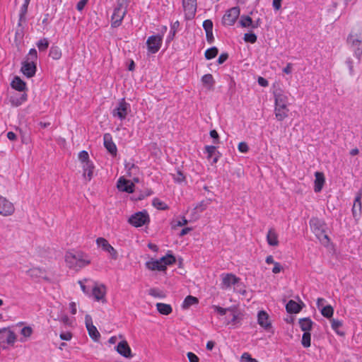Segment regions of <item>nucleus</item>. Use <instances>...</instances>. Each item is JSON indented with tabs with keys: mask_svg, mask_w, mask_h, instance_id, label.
Wrapping results in <instances>:
<instances>
[{
	"mask_svg": "<svg viewBox=\"0 0 362 362\" xmlns=\"http://www.w3.org/2000/svg\"><path fill=\"white\" fill-rule=\"evenodd\" d=\"M82 168L83 177L86 181H90L93 177V171L95 169V165L93 161L83 164Z\"/></svg>",
	"mask_w": 362,
	"mask_h": 362,
	"instance_id": "obj_24",
	"label": "nucleus"
},
{
	"mask_svg": "<svg viewBox=\"0 0 362 362\" xmlns=\"http://www.w3.org/2000/svg\"><path fill=\"white\" fill-rule=\"evenodd\" d=\"M346 65L348 66L349 67V74L350 75L353 76L354 75V62H353V60L349 57L346 59Z\"/></svg>",
	"mask_w": 362,
	"mask_h": 362,
	"instance_id": "obj_58",
	"label": "nucleus"
},
{
	"mask_svg": "<svg viewBox=\"0 0 362 362\" xmlns=\"http://www.w3.org/2000/svg\"><path fill=\"white\" fill-rule=\"evenodd\" d=\"M22 73L28 78H31L35 75L37 71L36 63L33 61H23L21 66Z\"/></svg>",
	"mask_w": 362,
	"mask_h": 362,
	"instance_id": "obj_17",
	"label": "nucleus"
},
{
	"mask_svg": "<svg viewBox=\"0 0 362 362\" xmlns=\"http://www.w3.org/2000/svg\"><path fill=\"white\" fill-rule=\"evenodd\" d=\"M361 199H362V189H360L356 195L354 205L352 207V214L353 216L355 219H358L361 214V209H362V204H361Z\"/></svg>",
	"mask_w": 362,
	"mask_h": 362,
	"instance_id": "obj_19",
	"label": "nucleus"
},
{
	"mask_svg": "<svg viewBox=\"0 0 362 362\" xmlns=\"http://www.w3.org/2000/svg\"><path fill=\"white\" fill-rule=\"evenodd\" d=\"M11 86L20 92H24L26 90V83L17 76H14L11 83Z\"/></svg>",
	"mask_w": 362,
	"mask_h": 362,
	"instance_id": "obj_28",
	"label": "nucleus"
},
{
	"mask_svg": "<svg viewBox=\"0 0 362 362\" xmlns=\"http://www.w3.org/2000/svg\"><path fill=\"white\" fill-rule=\"evenodd\" d=\"M93 296L97 301L103 300L105 295V287L104 285L95 286L93 288Z\"/></svg>",
	"mask_w": 362,
	"mask_h": 362,
	"instance_id": "obj_30",
	"label": "nucleus"
},
{
	"mask_svg": "<svg viewBox=\"0 0 362 362\" xmlns=\"http://www.w3.org/2000/svg\"><path fill=\"white\" fill-rule=\"evenodd\" d=\"M104 146L107 151L112 156H116L117 148L115 144L112 141V138L110 134L106 133L103 136Z\"/></svg>",
	"mask_w": 362,
	"mask_h": 362,
	"instance_id": "obj_21",
	"label": "nucleus"
},
{
	"mask_svg": "<svg viewBox=\"0 0 362 362\" xmlns=\"http://www.w3.org/2000/svg\"><path fill=\"white\" fill-rule=\"evenodd\" d=\"M78 159L81 162L82 165L88 162H91L89 159L88 153L86 151H81L79 152Z\"/></svg>",
	"mask_w": 362,
	"mask_h": 362,
	"instance_id": "obj_51",
	"label": "nucleus"
},
{
	"mask_svg": "<svg viewBox=\"0 0 362 362\" xmlns=\"http://www.w3.org/2000/svg\"><path fill=\"white\" fill-rule=\"evenodd\" d=\"M86 327L88 332L89 336L94 340L98 341L100 337V334L98 331L96 327L93 325L92 317L89 315H86L85 317Z\"/></svg>",
	"mask_w": 362,
	"mask_h": 362,
	"instance_id": "obj_13",
	"label": "nucleus"
},
{
	"mask_svg": "<svg viewBox=\"0 0 362 362\" xmlns=\"http://www.w3.org/2000/svg\"><path fill=\"white\" fill-rule=\"evenodd\" d=\"M14 206L6 198L0 196V214L4 216H10L14 212Z\"/></svg>",
	"mask_w": 362,
	"mask_h": 362,
	"instance_id": "obj_16",
	"label": "nucleus"
},
{
	"mask_svg": "<svg viewBox=\"0 0 362 362\" xmlns=\"http://www.w3.org/2000/svg\"><path fill=\"white\" fill-rule=\"evenodd\" d=\"M62 53L61 49L58 46L52 45L50 47L49 57L54 60H58L62 57Z\"/></svg>",
	"mask_w": 362,
	"mask_h": 362,
	"instance_id": "obj_38",
	"label": "nucleus"
},
{
	"mask_svg": "<svg viewBox=\"0 0 362 362\" xmlns=\"http://www.w3.org/2000/svg\"><path fill=\"white\" fill-rule=\"evenodd\" d=\"M202 82L204 86H206L209 89H211L215 83L213 76L211 74H207L202 77Z\"/></svg>",
	"mask_w": 362,
	"mask_h": 362,
	"instance_id": "obj_37",
	"label": "nucleus"
},
{
	"mask_svg": "<svg viewBox=\"0 0 362 362\" xmlns=\"http://www.w3.org/2000/svg\"><path fill=\"white\" fill-rule=\"evenodd\" d=\"M313 324L310 317H304L299 320L300 327L304 332H310L313 328Z\"/></svg>",
	"mask_w": 362,
	"mask_h": 362,
	"instance_id": "obj_31",
	"label": "nucleus"
},
{
	"mask_svg": "<svg viewBox=\"0 0 362 362\" xmlns=\"http://www.w3.org/2000/svg\"><path fill=\"white\" fill-rule=\"evenodd\" d=\"M26 273L32 279L35 281H38L40 278L43 279L47 282L50 281V279L44 275L45 274V270L39 267L30 269L26 272Z\"/></svg>",
	"mask_w": 362,
	"mask_h": 362,
	"instance_id": "obj_18",
	"label": "nucleus"
},
{
	"mask_svg": "<svg viewBox=\"0 0 362 362\" xmlns=\"http://www.w3.org/2000/svg\"><path fill=\"white\" fill-rule=\"evenodd\" d=\"M28 99V95L26 93H23L20 95H12L10 98V102L13 106L18 107L21 105Z\"/></svg>",
	"mask_w": 362,
	"mask_h": 362,
	"instance_id": "obj_29",
	"label": "nucleus"
},
{
	"mask_svg": "<svg viewBox=\"0 0 362 362\" xmlns=\"http://www.w3.org/2000/svg\"><path fill=\"white\" fill-rule=\"evenodd\" d=\"M209 134L211 138L214 139L213 143L215 144H218L219 143V136L218 132L215 130H211Z\"/></svg>",
	"mask_w": 362,
	"mask_h": 362,
	"instance_id": "obj_56",
	"label": "nucleus"
},
{
	"mask_svg": "<svg viewBox=\"0 0 362 362\" xmlns=\"http://www.w3.org/2000/svg\"><path fill=\"white\" fill-rule=\"evenodd\" d=\"M347 43L354 52V56L360 60L362 55V34L351 33L347 37Z\"/></svg>",
	"mask_w": 362,
	"mask_h": 362,
	"instance_id": "obj_5",
	"label": "nucleus"
},
{
	"mask_svg": "<svg viewBox=\"0 0 362 362\" xmlns=\"http://www.w3.org/2000/svg\"><path fill=\"white\" fill-rule=\"evenodd\" d=\"M203 28L206 33L213 31V22L210 19L205 20L203 22Z\"/></svg>",
	"mask_w": 362,
	"mask_h": 362,
	"instance_id": "obj_53",
	"label": "nucleus"
},
{
	"mask_svg": "<svg viewBox=\"0 0 362 362\" xmlns=\"http://www.w3.org/2000/svg\"><path fill=\"white\" fill-rule=\"evenodd\" d=\"M267 240L269 245L277 246L279 245L278 235L274 228H270L267 235Z\"/></svg>",
	"mask_w": 362,
	"mask_h": 362,
	"instance_id": "obj_32",
	"label": "nucleus"
},
{
	"mask_svg": "<svg viewBox=\"0 0 362 362\" xmlns=\"http://www.w3.org/2000/svg\"><path fill=\"white\" fill-rule=\"evenodd\" d=\"M238 150L241 153H247L249 151V146L246 142H240L238 144Z\"/></svg>",
	"mask_w": 362,
	"mask_h": 362,
	"instance_id": "obj_57",
	"label": "nucleus"
},
{
	"mask_svg": "<svg viewBox=\"0 0 362 362\" xmlns=\"http://www.w3.org/2000/svg\"><path fill=\"white\" fill-rule=\"evenodd\" d=\"M187 355L189 362H199L198 356L194 353L188 352Z\"/></svg>",
	"mask_w": 362,
	"mask_h": 362,
	"instance_id": "obj_61",
	"label": "nucleus"
},
{
	"mask_svg": "<svg viewBox=\"0 0 362 362\" xmlns=\"http://www.w3.org/2000/svg\"><path fill=\"white\" fill-rule=\"evenodd\" d=\"M288 112L289 110L287 107V105H275V117L279 122L284 120L288 117Z\"/></svg>",
	"mask_w": 362,
	"mask_h": 362,
	"instance_id": "obj_25",
	"label": "nucleus"
},
{
	"mask_svg": "<svg viewBox=\"0 0 362 362\" xmlns=\"http://www.w3.org/2000/svg\"><path fill=\"white\" fill-rule=\"evenodd\" d=\"M273 94L274 97L275 105H288V98L287 95L284 93V91L280 87L275 88L273 91Z\"/></svg>",
	"mask_w": 362,
	"mask_h": 362,
	"instance_id": "obj_20",
	"label": "nucleus"
},
{
	"mask_svg": "<svg viewBox=\"0 0 362 362\" xmlns=\"http://www.w3.org/2000/svg\"><path fill=\"white\" fill-rule=\"evenodd\" d=\"M198 303L199 300L197 298L192 296H187L182 303V308H189L190 306L197 304Z\"/></svg>",
	"mask_w": 362,
	"mask_h": 362,
	"instance_id": "obj_39",
	"label": "nucleus"
},
{
	"mask_svg": "<svg viewBox=\"0 0 362 362\" xmlns=\"http://www.w3.org/2000/svg\"><path fill=\"white\" fill-rule=\"evenodd\" d=\"M309 225L312 232L315 235L320 241L326 240L329 241V238L326 233L327 224L324 220L320 219L317 217H313L309 221Z\"/></svg>",
	"mask_w": 362,
	"mask_h": 362,
	"instance_id": "obj_4",
	"label": "nucleus"
},
{
	"mask_svg": "<svg viewBox=\"0 0 362 362\" xmlns=\"http://www.w3.org/2000/svg\"><path fill=\"white\" fill-rule=\"evenodd\" d=\"M130 112L131 105L129 103H127L123 98L119 100L116 107L112 110L111 114L113 117L123 121L127 118V116Z\"/></svg>",
	"mask_w": 362,
	"mask_h": 362,
	"instance_id": "obj_6",
	"label": "nucleus"
},
{
	"mask_svg": "<svg viewBox=\"0 0 362 362\" xmlns=\"http://www.w3.org/2000/svg\"><path fill=\"white\" fill-rule=\"evenodd\" d=\"M286 309L288 313H298L301 310V307L293 300H290L286 305Z\"/></svg>",
	"mask_w": 362,
	"mask_h": 362,
	"instance_id": "obj_34",
	"label": "nucleus"
},
{
	"mask_svg": "<svg viewBox=\"0 0 362 362\" xmlns=\"http://www.w3.org/2000/svg\"><path fill=\"white\" fill-rule=\"evenodd\" d=\"M179 27L180 22L178 21H176L175 22L170 24V30L166 38L167 44L170 43L174 40L176 33L179 29Z\"/></svg>",
	"mask_w": 362,
	"mask_h": 362,
	"instance_id": "obj_33",
	"label": "nucleus"
},
{
	"mask_svg": "<svg viewBox=\"0 0 362 362\" xmlns=\"http://www.w3.org/2000/svg\"><path fill=\"white\" fill-rule=\"evenodd\" d=\"M57 11V8L56 5H52V6H47L46 7L44 18L42 21V23L44 26H47L50 21L54 19Z\"/></svg>",
	"mask_w": 362,
	"mask_h": 362,
	"instance_id": "obj_22",
	"label": "nucleus"
},
{
	"mask_svg": "<svg viewBox=\"0 0 362 362\" xmlns=\"http://www.w3.org/2000/svg\"><path fill=\"white\" fill-rule=\"evenodd\" d=\"M282 269V266L281 265V264L279 262H275L274 264V267L272 269V272L274 274H278L279 273Z\"/></svg>",
	"mask_w": 362,
	"mask_h": 362,
	"instance_id": "obj_64",
	"label": "nucleus"
},
{
	"mask_svg": "<svg viewBox=\"0 0 362 362\" xmlns=\"http://www.w3.org/2000/svg\"><path fill=\"white\" fill-rule=\"evenodd\" d=\"M243 40L246 42H250V43L254 44L257 42V37L253 33H247L244 35Z\"/></svg>",
	"mask_w": 362,
	"mask_h": 362,
	"instance_id": "obj_50",
	"label": "nucleus"
},
{
	"mask_svg": "<svg viewBox=\"0 0 362 362\" xmlns=\"http://www.w3.org/2000/svg\"><path fill=\"white\" fill-rule=\"evenodd\" d=\"M182 6L185 18L187 20H192L195 17L197 12V0H183Z\"/></svg>",
	"mask_w": 362,
	"mask_h": 362,
	"instance_id": "obj_10",
	"label": "nucleus"
},
{
	"mask_svg": "<svg viewBox=\"0 0 362 362\" xmlns=\"http://www.w3.org/2000/svg\"><path fill=\"white\" fill-rule=\"evenodd\" d=\"M96 244L98 247H100L103 250L108 252L112 259H117L118 253L117 250L108 243L105 238H98L96 240Z\"/></svg>",
	"mask_w": 362,
	"mask_h": 362,
	"instance_id": "obj_11",
	"label": "nucleus"
},
{
	"mask_svg": "<svg viewBox=\"0 0 362 362\" xmlns=\"http://www.w3.org/2000/svg\"><path fill=\"white\" fill-rule=\"evenodd\" d=\"M221 276V288L223 289H227L232 285L238 284L240 281L239 277L232 273L223 274Z\"/></svg>",
	"mask_w": 362,
	"mask_h": 362,
	"instance_id": "obj_14",
	"label": "nucleus"
},
{
	"mask_svg": "<svg viewBox=\"0 0 362 362\" xmlns=\"http://www.w3.org/2000/svg\"><path fill=\"white\" fill-rule=\"evenodd\" d=\"M130 0H117L116 7L111 16V27L118 28L122 25L123 19L127 13V7Z\"/></svg>",
	"mask_w": 362,
	"mask_h": 362,
	"instance_id": "obj_2",
	"label": "nucleus"
},
{
	"mask_svg": "<svg viewBox=\"0 0 362 362\" xmlns=\"http://www.w3.org/2000/svg\"><path fill=\"white\" fill-rule=\"evenodd\" d=\"M173 178L175 182L182 183L185 181V175L180 170H177L176 174H173Z\"/></svg>",
	"mask_w": 362,
	"mask_h": 362,
	"instance_id": "obj_46",
	"label": "nucleus"
},
{
	"mask_svg": "<svg viewBox=\"0 0 362 362\" xmlns=\"http://www.w3.org/2000/svg\"><path fill=\"white\" fill-rule=\"evenodd\" d=\"M128 223L134 227L139 228L150 223V217L146 210L138 211L132 214Z\"/></svg>",
	"mask_w": 362,
	"mask_h": 362,
	"instance_id": "obj_7",
	"label": "nucleus"
},
{
	"mask_svg": "<svg viewBox=\"0 0 362 362\" xmlns=\"http://www.w3.org/2000/svg\"><path fill=\"white\" fill-rule=\"evenodd\" d=\"M230 308H223L218 305L214 306V310L217 312L220 315H225L226 312L229 310Z\"/></svg>",
	"mask_w": 362,
	"mask_h": 362,
	"instance_id": "obj_60",
	"label": "nucleus"
},
{
	"mask_svg": "<svg viewBox=\"0 0 362 362\" xmlns=\"http://www.w3.org/2000/svg\"><path fill=\"white\" fill-rule=\"evenodd\" d=\"M228 59V54L227 52H223L221 54V55L218 57L217 63L218 64H223L227 59Z\"/></svg>",
	"mask_w": 362,
	"mask_h": 362,
	"instance_id": "obj_59",
	"label": "nucleus"
},
{
	"mask_svg": "<svg viewBox=\"0 0 362 362\" xmlns=\"http://www.w3.org/2000/svg\"><path fill=\"white\" fill-rule=\"evenodd\" d=\"M240 24L243 28L252 27V19L249 16H242L240 20Z\"/></svg>",
	"mask_w": 362,
	"mask_h": 362,
	"instance_id": "obj_43",
	"label": "nucleus"
},
{
	"mask_svg": "<svg viewBox=\"0 0 362 362\" xmlns=\"http://www.w3.org/2000/svg\"><path fill=\"white\" fill-rule=\"evenodd\" d=\"M334 313V309L331 305H326L321 309V314L326 318H330Z\"/></svg>",
	"mask_w": 362,
	"mask_h": 362,
	"instance_id": "obj_44",
	"label": "nucleus"
},
{
	"mask_svg": "<svg viewBox=\"0 0 362 362\" xmlns=\"http://www.w3.org/2000/svg\"><path fill=\"white\" fill-rule=\"evenodd\" d=\"M258 324L265 329L271 327V323L269 321V315L264 310H260L257 315Z\"/></svg>",
	"mask_w": 362,
	"mask_h": 362,
	"instance_id": "obj_26",
	"label": "nucleus"
},
{
	"mask_svg": "<svg viewBox=\"0 0 362 362\" xmlns=\"http://www.w3.org/2000/svg\"><path fill=\"white\" fill-rule=\"evenodd\" d=\"M152 204L156 208L160 210H166L168 209V205L158 198L153 199Z\"/></svg>",
	"mask_w": 362,
	"mask_h": 362,
	"instance_id": "obj_47",
	"label": "nucleus"
},
{
	"mask_svg": "<svg viewBox=\"0 0 362 362\" xmlns=\"http://www.w3.org/2000/svg\"><path fill=\"white\" fill-rule=\"evenodd\" d=\"M117 187L119 191L132 193L134 191L135 185L129 180L125 179L123 177L119 178L117 182Z\"/></svg>",
	"mask_w": 362,
	"mask_h": 362,
	"instance_id": "obj_15",
	"label": "nucleus"
},
{
	"mask_svg": "<svg viewBox=\"0 0 362 362\" xmlns=\"http://www.w3.org/2000/svg\"><path fill=\"white\" fill-rule=\"evenodd\" d=\"M241 359L247 362H259L257 359L252 358L251 355L247 352L243 354Z\"/></svg>",
	"mask_w": 362,
	"mask_h": 362,
	"instance_id": "obj_54",
	"label": "nucleus"
},
{
	"mask_svg": "<svg viewBox=\"0 0 362 362\" xmlns=\"http://www.w3.org/2000/svg\"><path fill=\"white\" fill-rule=\"evenodd\" d=\"M342 326V322L339 320L332 319L331 320V327L332 329L339 335L344 336V332L340 331L339 329Z\"/></svg>",
	"mask_w": 362,
	"mask_h": 362,
	"instance_id": "obj_40",
	"label": "nucleus"
},
{
	"mask_svg": "<svg viewBox=\"0 0 362 362\" xmlns=\"http://www.w3.org/2000/svg\"><path fill=\"white\" fill-rule=\"evenodd\" d=\"M33 333V329L30 327H24L21 331V334L24 336L25 337H30Z\"/></svg>",
	"mask_w": 362,
	"mask_h": 362,
	"instance_id": "obj_55",
	"label": "nucleus"
},
{
	"mask_svg": "<svg viewBox=\"0 0 362 362\" xmlns=\"http://www.w3.org/2000/svg\"><path fill=\"white\" fill-rule=\"evenodd\" d=\"M28 4L23 3L21 7L19 12V18L18 22V26L21 27L23 23L26 21V14L28 13Z\"/></svg>",
	"mask_w": 362,
	"mask_h": 362,
	"instance_id": "obj_36",
	"label": "nucleus"
},
{
	"mask_svg": "<svg viewBox=\"0 0 362 362\" xmlns=\"http://www.w3.org/2000/svg\"><path fill=\"white\" fill-rule=\"evenodd\" d=\"M16 340V335L13 331L6 328L0 330V344L13 345Z\"/></svg>",
	"mask_w": 362,
	"mask_h": 362,
	"instance_id": "obj_12",
	"label": "nucleus"
},
{
	"mask_svg": "<svg viewBox=\"0 0 362 362\" xmlns=\"http://www.w3.org/2000/svg\"><path fill=\"white\" fill-rule=\"evenodd\" d=\"M156 308L160 314L164 315H168L173 311V309H172V307L170 305L166 304V303H158L156 304Z\"/></svg>",
	"mask_w": 362,
	"mask_h": 362,
	"instance_id": "obj_35",
	"label": "nucleus"
},
{
	"mask_svg": "<svg viewBox=\"0 0 362 362\" xmlns=\"http://www.w3.org/2000/svg\"><path fill=\"white\" fill-rule=\"evenodd\" d=\"M315 177L314 191L315 192H320L322 189L325 182V175L321 172H315Z\"/></svg>",
	"mask_w": 362,
	"mask_h": 362,
	"instance_id": "obj_27",
	"label": "nucleus"
},
{
	"mask_svg": "<svg viewBox=\"0 0 362 362\" xmlns=\"http://www.w3.org/2000/svg\"><path fill=\"white\" fill-rule=\"evenodd\" d=\"M163 44V35H153L148 37L146 40V45L148 52L150 54H156L160 49Z\"/></svg>",
	"mask_w": 362,
	"mask_h": 362,
	"instance_id": "obj_8",
	"label": "nucleus"
},
{
	"mask_svg": "<svg viewBox=\"0 0 362 362\" xmlns=\"http://www.w3.org/2000/svg\"><path fill=\"white\" fill-rule=\"evenodd\" d=\"M216 151V146H206L204 148V153H207V159H213L214 155Z\"/></svg>",
	"mask_w": 362,
	"mask_h": 362,
	"instance_id": "obj_49",
	"label": "nucleus"
},
{
	"mask_svg": "<svg viewBox=\"0 0 362 362\" xmlns=\"http://www.w3.org/2000/svg\"><path fill=\"white\" fill-rule=\"evenodd\" d=\"M65 262L69 269L76 271L90 264L88 255L81 251L66 252Z\"/></svg>",
	"mask_w": 362,
	"mask_h": 362,
	"instance_id": "obj_1",
	"label": "nucleus"
},
{
	"mask_svg": "<svg viewBox=\"0 0 362 362\" xmlns=\"http://www.w3.org/2000/svg\"><path fill=\"white\" fill-rule=\"evenodd\" d=\"M117 351L123 357L129 358L132 357V350L126 340H122L116 346Z\"/></svg>",
	"mask_w": 362,
	"mask_h": 362,
	"instance_id": "obj_23",
	"label": "nucleus"
},
{
	"mask_svg": "<svg viewBox=\"0 0 362 362\" xmlns=\"http://www.w3.org/2000/svg\"><path fill=\"white\" fill-rule=\"evenodd\" d=\"M302 346L308 348L311 345V334L310 332H303L301 340Z\"/></svg>",
	"mask_w": 362,
	"mask_h": 362,
	"instance_id": "obj_42",
	"label": "nucleus"
},
{
	"mask_svg": "<svg viewBox=\"0 0 362 362\" xmlns=\"http://www.w3.org/2000/svg\"><path fill=\"white\" fill-rule=\"evenodd\" d=\"M218 49L216 47H212L205 51L204 57L207 60L214 59L217 56Z\"/></svg>",
	"mask_w": 362,
	"mask_h": 362,
	"instance_id": "obj_41",
	"label": "nucleus"
},
{
	"mask_svg": "<svg viewBox=\"0 0 362 362\" xmlns=\"http://www.w3.org/2000/svg\"><path fill=\"white\" fill-rule=\"evenodd\" d=\"M148 294L156 298H163L165 296L163 291L155 288L149 289Z\"/></svg>",
	"mask_w": 362,
	"mask_h": 362,
	"instance_id": "obj_52",
	"label": "nucleus"
},
{
	"mask_svg": "<svg viewBox=\"0 0 362 362\" xmlns=\"http://www.w3.org/2000/svg\"><path fill=\"white\" fill-rule=\"evenodd\" d=\"M88 0H80L76 4V9L81 11L87 4Z\"/></svg>",
	"mask_w": 362,
	"mask_h": 362,
	"instance_id": "obj_62",
	"label": "nucleus"
},
{
	"mask_svg": "<svg viewBox=\"0 0 362 362\" xmlns=\"http://www.w3.org/2000/svg\"><path fill=\"white\" fill-rule=\"evenodd\" d=\"M37 59V52L35 48H32L29 50L28 54L25 58V61H33V63H36Z\"/></svg>",
	"mask_w": 362,
	"mask_h": 362,
	"instance_id": "obj_48",
	"label": "nucleus"
},
{
	"mask_svg": "<svg viewBox=\"0 0 362 362\" xmlns=\"http://www.w3.org/2000/svg\"><path fill=\"white\" fill-rule=\"evenodd\" d=\"M49 40L47 38H42V39H40L37 42V47L38 48V49L40 50V52H43V51H45L48 47H49Z\"/></svg>",
	"mask_w": 362,
	"mask_h": 362,
	"instance_id": "obj_45",
	"label": "nucleus"
},
{
	"mask_svg": "<svg viewBox=\"0 0 362 362\" xmlns=\"http://www.w3.org/2000/svg\"><path fill=\"white\" fill-rule=\"evenodd\" d=\"M282 0H273L272 6L275 11H279L281 8Z\"/></svg>",
	"mask_w": 362,
	"mask_h": 362,
	"instance_id": "obj_63",
	"label": "nucleus"
},
{
	"mask_svg": "<svg viewBox=\"0 0 362 362\" xmlns=\"http://www.w3.org/2000/svg\"><path fill=\"white\" fill-rule=\"evenodd\" d=\"M168 251V253L159 259L148 261L146 267L150 270L165 271L168 265H172L175 263V257Z\"/></svg>",
	"mask_w": 362,
	"mask_h": 362,
	"instance_id": "obj_3",
	"label": "nucleus"
},
{
	"mask_svg": "<svg viewBox=\"0 0 362 362\" xmlns=\"http://www.w3.org/2000/svg\"><path fill=\"white\" fill-rule=\"evenodd\" d=\"M240 16V8L238 6L233 7L228 10L222 18V23L224 25L231 26L234 25Z\"/></svg>",
	"mask_w": 362,
	"mask_h": 362,
	"instance_id": "obj_9",
	"label": "nucleus"
}]
</instances>
